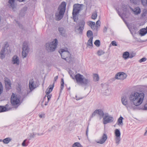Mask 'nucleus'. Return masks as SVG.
I'll list each match as a JSON object with an SVG mask.
<instances>
[{"label":"nucleus","instance_id":"obj_14","mask_svg":"<svg viewBox=\"0 0 147 147\" xmlns=\"http://www.w3.org/2000/svg\"><path fill=\"white\" fill-rule=\"evenodd\" d=\"M130 2L134 4H137L139 2L141 1L142 4L146 6L147 3V0H130Z\"/></svg>","mask_w":147,"mask_h":147},{"label":"nucleus","instance_id":"obj_58","mask_svg":"<svg viewBox=\"0 0 147 147\" xmlns=\"http://www.w3.org/2000/svg\"><path fill=\"white\" fill-rule=\"evenodd\" d=\"M17 0L20 2H23L24 0Z\"/></svg>","mask_w":147,"mask_h":147},{"label":"nucleus","instance_id":"obj_62","mask_svg":"<svg viewBox=\"0 0 147 147\" xmlns=\"http://www.w3.org/2000/svg\"><path fill=\"white\" fill-rule=\"evenodd\" d=\"M110 31L111 32H112V30L111 29H110Z\"/></svg>","mask_w":147,"mask_h":147},{"label":"nucleus","instance_id":"obj_20","mask_svg":"<svg viewBox=\"0 0 147 147\" xmlns=\"http://www.w3.org/2000/svg\"><path fill=\"white\" fill-rule=\"evenodd\" d=\"M29 87L31 91H32L36 87V86L34 84V82L32 80L29 82Z\"/></svg>","mask_w":147,"mask_h":147},{"label":"nucleus","instance_id":"obj_25","mask_svg":"<svg viewBox=\"0 0 147 147\" xmlns=\"http://www.w3.org/2000/svg\"><path fill=\"white\" fill-rule=\"evenodd\" d=\"M11 140V139L10 138H7L3 139V142L4 144H7Z\"/></svg>","mask_w":147,"mask_h":147},{"label":"nucleus","instance_id":"obj_33","mask_svg":"<svg viewBox=\"0 0 147 147\" xmlns=\"http://www.w3.org/2000/svg\"><path fill=\"white\" fill-rule=\"evenodd\" d=\"M92 35L93 33L91 31L89 30L87 31V36L88 37H91L92 36Z\"/></svg>","mask_w":147,"mask_h":147},{"label":"nucleus","instance_id":"obj_37","mask_svg":"<svg viewBox=\"0 0 147 147\" xmlns=\"http://www.w3.org/2000/svg\"><path fill=\"white\" fill-rule=\"evenodd\" d=\"M87 24L88 25L90 26V27L93 25H95V22L91 21H89L88 22H87Z\"/></svg>","mask_w":147,"mask_h":147},{"label":"nucleus","instance_id":"obj_38","mask_svg":"<svg viewBox=\"0 0 147 147\" xmlns=\"http://www.w3.org/2000/svg\"><path fill=\"white\" fill-rule=\"evenodd\" d=\"M97 53L98 55L100 56L103 55L105 53V52L102 50H100L97 51Z\"/></svg>","mask_w":147,"mask_h":147},{"label":"nucleus","instance_id":"obj_7","mask_svg":"<svg viewBox=\"0 0 147 147\" xmlns=\"http://www.w3.org/2000/svg\"><path fill=\"white\" fill-rule=\"evenodd\" d=\"M85 22L84 20H81L77 24V26L75 27V31H79L80 34H82V32L84 29Z\"/></svg>","mask_w":147,"mask_h":147},{"label":"nucleus","instance_id":"obj_12","mask_svg":"<svg viewBox=\"0 0 147 147\" xmlns=\"http://www.w3.org/2000/svg\"><path fill=\"white\" fill-rule=\"evenodd\" d=\"M103 123L106 124L108 123H111L113 121V117L109 115H106L103 117Z\"/></svg>","mask_w":147,"mask_h":147},{"label":"nucleus","instance_id":"obj_44","mask_svg":"<svg viewBox=\"0 0 147 147\" xmlns=\"http://www.w3.org/2000/svg\"><path fill=\"white\" fill-rule=\"evenodd\" d=\"M98 111H97V110H96L94 112H93V113H92V116H91V117H92L94 116L96 114H97V112Z\"/></svg>","mask_w":147,"mask_h":147},{"label":"nucleus","instance_id":"obj_50","mask_svg":"<svg viewBox=\"0 0 147 147\" xmlns=\"http://www.w3.org/2000/svg\"><path fill=\"white\" fill-rule=\"evenodd\" d=\"M51 95H49L48 94L47 96V100H48V102H49V101L50 100V99L51 98Z\"/></svg>","mask_w":147,"mask_h":147},{"label":"nucleus","instance_id":"obj_61","mask_svg":"<svg viewBox=\"0 0 147 147\" xmlns=\"http://www.w3.org/2000/svg\"><path fill=\"white\" fill-rule=\"evenodd\" d=\"M146 29V32L147 33V26L146 27V28H145Z\"/></svg>","mask_w":147,"mask_h":147},{"label":"nucleus","instance_id":"obj_35","mask_svg":"<svg viewBox=\"0 0 147 147\" xmlns=\"http://www.w3.org/2000/svg\"><path fill=\"white\" fill-rule=\"evenodd\" d=\"M7 110V109L6 107L0 106V112H4Z\"/></svg>","mask_w":147,"mask_h":147},{"label":"nucleus","instance_id":"obj_18","mask_svg":"<svg viewBox=\"0 0 147 147\" xmlns=\"http://www.w3.org/2000/svg\"><path fill=\"white\" fill-rule=\"evenodd\" d=\"M129 8L132 11H133L134 14L135 15H138L141 12V9L138 7H136L134 9L131 7H129Z\"/></svg>","mask_w":147,"mask_h":147},{"label":"nucleus","instance_id":"obj_56","mask_svg":"<svg viewBox=\"0 0 147 147\" xmlns=\"http://www.w3.org/2000/svg\"><path fill=\"white\" fill-rule=\"evenodd\" d=\"M61 84H64V81H63V79H61Z\"/></svg>","mask_w":147,"mask_h":147},{"label":"nucleus","instance_id":"obj_23","mask_svg":"<svg viewBox=\"0 0 147 147\" xmlns=\"http://www.w3.org/2000/svg\"><path fill=\"white\" fill-rule=\"evenodd\" d=\"M146 32V29L145 28H142L140 30V34L141 36H144L147 33Z\"/></svg>","mask_w":147,"mask_h":147},{"label":"nucleus","instance_id":"obj_45","mask_svg":"<svg viewBox=\"0 0 147 147\" xmlns=\"http://www.w3.org/2000/svg\"><path fill=\"white\" fill-rule=\"evenodd\" d=\"M111 44L113 46H117L116 42L115 41H113L111 42Z\"/></svg>","mask_w":147,"mask_h":147},{"label":"nucleus","instance_id":"obj_29","mask_svg":"<svg viewBox=\"0 0 147 147\" xmlns=\"http://www.w3.org/2000/svg\"><path fill=\"white\" fill-rule=\"evenodd\" d=\"M72 147H83V146L79 142H76L73 144Z\"/></svg>","mask_w":147,"mask_h":147},{"label":"nucleus","instance_id":"obj_48","mask_svg":"<svg viewBox=\"0 0 147 147\" xmlns=\"http://www.w3.org/2000/svg\"><path fill=\"white\" fill-rule=\"evenodd\" d=\"M100 22L99 20L97 21L96 22V24L97 27H98V26H100Z\"/></svg>","mask_w":147,"mask_h":147},{"label":"nucleus","instance_id":"obj_57","mask_svg":"<svg viewBox=\"0 0 147 147\" xmlns=\"http://www.w3.org/2000/svg\"><path fill=\"white\" fill-rule=\"evenodd\" d=\"M48 102H48V101H47V102H45V105H47Z\"/></svg>","mask_w":147,"mask_h":147},{"label":"nucleus","instance_id":"obj_39","mask_svg":"<svg viewBox=\"0 0 147 147\" xmlns=\"http://www.w3.org/2000/svg\"><path fill=\"white\" fill-rule=\"evenodd\" d=\"M35 136V134L34 133L33 134H29V136L30 138L29 139V140H30L31 138H34V137Z\"/></svg>","mask_w":147,"mask_h":147},{"label":"nucleus","instance_id":"obj_60","mask_svg":"<svg viewBox=\"0 0 147 147\" xmlns=\"http://www.w3.org/2000/svg\"><path fill=\"white\" fill-rule=\"evenodd\" d=\"M82 98H77L76 99L77 100H80V99H82Z\"/></svg>","mask_w":147,"mask_h":147},{"label":"nucleus","instance_id":"obj_3","mask_svg":"<svg viewBox=\"0 0 147 147\" xmlns=\"http://www.w3.org/2000/svg\"><path fill=\"white\" fill-rule=\"evenodd\" d=\"M61 58L67 62L71 63L72 62L73 58L71 56V54L67 50V49H61L59 51Z\"/></svg>","mask_w":147,"mask_h":147},{"label":"nucleus","instance_id":"obj_51","mask_svg":"<svg viewBox=\"0 0 147 147\" xmlns=\"http://www.w3.org/2000/svg\"><path fill=\"white\" fill-rule=\"evenodd\" d=\"M88 126L87 127L86 131V136L88 137Z\"/></svg>","mask_w":147,"mask_h":147},{"label":"nucleus","instance_id":"obj_16","mask_svg":"<svg viewBox=\"0 0 147 147\" xmlns=\"http://www.w3.org/2000/svg\"><path fill=\"white\" fill-rule=\"evenodd\" d=\"M12 61L13 64H16L19 65L20 63V61L19 58L17 55H14L12 57Z\"/></svg>","mask_w":147,"mask_h":147},{"label":"nucleus","instance_id":"obj_27","mask_svg":"<svg viewBox=\"0 0 147 147\" xmlns=\"http://www.w3.org/2000/svg\"><path fill=\"white\" fill-rule=\"evenodd\" d=\"M115 137L116 136H120L121 132L118 129H116L115 131Z\"/></svg>","mask_w":147,"mask_h":147},{"label":"nucleus","instance_id":"obj_32","mask_svg":"<svg viewBox=\"0 0 147 147\" xmlns=\"http://www.w3.org/2000/svg\"><path fill=\"white\" fill-rule=\"evenodd\" d=\"M120 140H121L120 136L115 137V143L116 144H118L119 143Z\"/></svg>","mask_w":147,"mask_h":147},{"label":"nucleus","instance_id":"obj_49","mask_svg":"<svg viewBox=\"0 0 147 147\" xmlns=\"http://www.w3.org/2000/svg\"><path fill=\"white\" fill-rule=\"evenodd\" d=\"M107 27H106V26H105L104 28L103 29V32L104 33L106 32H107Z\"/></svg>","mask_w":147,"mask_h":147},{"label":"nucleus","instance_id":"obj_5","mask_svg":"<svg viewBox=\"0 0 147 147\" xmlns=\"http://www.w3.org/2000/svg\"><path fill=\"white\" fill-rule=\"evenodd\" d=\"M57 43L58 41L57 39H55L52 42L47 43L45 45L47 50L48 52L54 51L57 47Z\"/></svg>","mask_w":147,"mask_h":147},{"label":"nucleus","instance_id":"obj_30","mask_svg":"<svg viewBox=\"0 0 147 147\" xmlns=\"http://www.w3.org/2000/svg\"><path fill=\"white\" fill-rule=\"evenodd\" d=\"M93 78L94 80L95 81H98L99 79L98 75L97 74H93Z\"/></svg>","mask_w":147,"mask_h":147},{"label":"nucleus","instance_id":"obj_36","mask_svg":"<svg viewBox=\"0 0 147 147\" xmlns=\"http://www.w3.org/2000/svg\"><path fill=\"white\" fill-rule=\"evenodd\" d=\"M94 44L96 47H99L100 45V41L98 40H96L95 41Z\"/></svg>","mask_w":147,"mask_h":147},{"label":"nucleus","instance_id":"obj_52","mask_svg":"<svg viewBox=\"0 0 147 147\" xmlns=\"http://www.w3.org/2000/svg\"><path fill=\"white\" fill-rule=\"evenodd\" d=\"M90 27L92 29H95L96 28L95 25H93L92 26H91Z\"/></svg>","mask_w":147,"mask_h":147},{"label":"nucleus","instance_id":"obj_28","mask_svg":"<svg viewBox=\"0 0 147 147\" xmlns=\"http://www.w3.org/2000/svg\"><path fill=\"white\" fill-rule=\"evenodd\" d=\"M93 37H91L88 40V45L89 46H92L93 44H92V40H93Z\"/></svg>","mask_w":147,"mask_h":147},{"label":"nucleus","instance_id":"obj_8","mask_svg":"<svg viewBox=\"0 0 147 147\" xmlns=\"http://www.w3.org/2000/svg\"><path fill=\"white\" fill-rule=\"evenodd\" d=\"M129 6L128 5H126L125 4H122L121 5H118V7L115 6V7L117 13L121 17L120 15V13L119 11V10L121 11V9L123 10V11H126L127 9H128V7L129 8Z\"/></svg>","mask_w":147,"mask_h":147},{"label":"nucleus","instance_id":"obj_46","mask_svg":"<svg viewBox=\"0 0 147 147\" xmlns=\"http://www.w3.org/2000/svg\"><path fill=\"white\" fill-rule=\"evenodd\" d=\"M69 73L71 77L73 79H74L75 78L74 77H75V76H74V74H73L71 72V71L69 72Z\"/></svg>","mask_w":147,"mask_h":147},{"label":"nucleus","instance_id":"obj_15","mask_svg":"<svg viewBox=\"0 0 147 147\" xmlns=\"http://www.w3.org/2000/svg\"><path fill=\"white\" fill-rule=\"evenodd\" d=\"M107 138V135L105 134H103L100 139L98 141H96L98 143L102 144L104 143Z\"/></svg>","mask_w":147,"mask_h":147},{"label":"nucleus","instance_id":"obj_26","mask_svg":"<svg viewBox=\"0 0 147 147\" xmlns=\"http://www.w3.org/2000/svg\"><path fill=\"white\" fill-rule=\"evenodd\" d=\"M123 118L121 117L120 116V117L117 120L118 125H123Z\"/></svg>","mask_w":147,"mask_h":147},{"label":"nucleus","instance_id":"obj_21","mask_svg":"<svg viewBox=\"0 0 147 147\" xmlns=\"http://www.w3.org/2000/svg\"><path fill=\"white\" fill-rule=\"evenodd\" d=\"M58 31L59 32L60 34L61 35L63 36H65V30L63 28H59Z\"/></svg>","mask_w":147,"mask_h":147},{"label":"nucleus","instance_id":"obj_40","mask_svg":"<svg viewBox=\"0 0 147 147\" xmlns=\"http://www.w3.org/2000/svg\"><path fill=\"white\" fill-rule=\"evenodd\" d=\"M136 55V54L135 53H131L129 54V58H132L134 57Z\"/></svg>","mask_w":147,"mask_h":147},{"label":"nucleus","instance_id":"obj_59","mask_svg":"<svg viewBox=\"0 0 147 147\" xmlns=\"http://www.w3.org/2000/svg\"><path fill=\"white\" fill-rule=\"evenodd\" d=\"M146 134H147V130L146 131V132H145V133H144V135H146Z\"/></svg>","mask_w":147,"mask_h":147},{"label":"nucleus","instance_id":"obj_6","mask_svg":"<svg viewBox=\"0 0 147 147\" xmlns=\"http://www.w3.org/2000/svg\"><path fill=\"white\" fill-rule=\"evenodd\" d=\"M81 7L82 5L77 4L74 5L72 15L74 21H75L76 16L79 14L81 10Z\"/></svg>","mask_w":147,"mask_h":147},{"label":"nucleus","instance_id":"obj_31","mask_svg":"<svg viewBox=\"0 0 147 147\" xmlns=\"http://www.w3.org/2000/svg\"><path fill=\"white\" fill-rule=\"evenodd\" d=\"M98 112H97V114L99 115L101 117H103L104 115V113L102 110L101 109L97 110Z\"/></svg>","mask_w":147,"mask_h":147},{"label":"nucleus","instance_id":"obj_2","mask_svg":"<svg viewBox=\"0 0 147 147\" xmlns=\"http://www.w3.org/2000/svg\"><path fill=\"white\" fill-rule=\"evenodd\" d=\"M66 3L65 2H62L58 7L59 12H57L55 14V19L56 20H60L63 17L65 12Z\"/></svg>","mask_w":147,"mask_h":147},{"label":"nucleus","instance_id":"obj_24","mask_svg":"<svg viewBox=\"0 0 147 147\" xmlns=\"http://www.w3.org/2000/svg\"><path fill=\"white\" fill-rule=\"evenodd\" d=\"M15 0H9L8 3L10 4V7H11L12 9L14 8V2Z\"/></svg>","mask_w":147,"mask_h":147},{"label":"nucleus","instance_id":"obj_55","mask_svg":"<svg viewBox=\"0 0 147 147\" xmlns=\"http://www.w3.org/2000/svg\"><path fill=\"white\" fill-rule=\"evenodd\" d=\"M39 117L40 118H42L43 117H44L45 116H44V115H40L39 116Z\"/></svg>","mask_w":147,"mask_h":147},{"label":"nucleus","instance_id":"obj_1","mask_svg":"<svg viewBox=\"0 0 147 147\" xmlns=\"http://www.w3.org/2000/svg\"><path fill=\"white\" fill-rule=\"evenodd\" d=\"M144 97V93L135 92H132L129 97L131 103H128L127 98L125 96L121 97V102L127 110H134L136 109L137 106L142 103Z\"/></svg>","mask_w":147,"mask_h":147},{"label":"nucleus","instance_id":"obj_10","mask_svg":"<svg viewBox=\"0 0 147 147\" xmlns=\"http://www.w3.org/2000/svg\"><path fill=\"white\" fill-rule=\"evenodd\" d=\"M29 48L26 44L24 43L23 44L22 56L24 58L26 57L29 52Z\"/></svg>","mask_w":147,"mask_h":147},{"label":"nucleus","instance_id":"obj_9","mask_svg":"<svg viewBox=\"0 0 147 147\" xmlns=\"http://www.w3.org/2000/svg\"><path fill=\"white\" fill-rule=\"evenodd\" d=\"M11 102L13 106L16 105L17 107L19 105L20 100L18 97L16 96L13 93L11 98Z\"/></svg>","mask_w":147,"mask_h":147},{"label":"nucleus","instance_id":"obj_47","mask_svg":"<svg viewBox=\"0 0 147 147\" xmlns=\"http://www.w3.org/2000/svg\"><path fill=\"white\" fill-rule=\"evenodd\" d=\"M64 87V84H61V89H60V92L61 93V92L62 90H63V88Z\"/></svg>","mask_w":147,"mask_h":147},{"label":"nucleus","instance_id":"obj_19","mask_svg":"<svg viewBox=\"0 0 147 147\" xmlns=\"http://www.w3.org/2000/svg\"><path fill=\"white\" fill-rule=\"evenodd\" d=\"M54 82H53L52 85H50L48 88L45 91L47 95L49 94L52 91L54 87Z\"/></svg>","mask_w":147,"mask_h":147},{"label":"nucleus","instance_id":"obj_17","mask_svg":"<svg viewBox=\"0 0 147 147\" xmlns=\"http://www.w3.org/2000/svg\"><path fill=\"white\" fill-rule=\"evenodd\" d=\"M5 87L7 90H9L11 89V83L10 80L6 79L5 80Z\"/></svg>","mask_w":147,"mask_h":147},{"label":"nucleus","instance_id":"obj_64","mask_svg":"<svg viewBox=\"0 0 147 147\" xmlns=\"http://www.w3.org/2000/svg\"><path fill=\"white\" fill-rule=\"evenodd\" d=\"M46 96V95H45V98Z\"/></svg>","mask_w":147,"mask_h":147},{"label":"nucleus","instance_id":"obj_43","mask_svg":"<svg viewBox=\"0 0 147 147\" xmlns=\"http://www.w3.org/2000/svg\"><path fill=\"white\" fill-rule=\"evenodd\" d=\"M146 57H143L139 60V62L140 63H142L145 61L146 60Z\"/></svg>","mask_w":147,"mask_h":147},{"label":"nucleus","instance_id":"obj_54","mask_svg":"<svg viewBox=\"0 0 147 147\" xmlns=\"http://www.w3.org/2000/svg\"><path fill=\"white\" fill-rule=\"evenodd\" d=\"M58 78V76H57L55 77L54 79V80L55 81L57 80V79Z\"/></svg>","mask_w":147,"mask_h":147},{"label":"nucleus","instance_id":"obj_11","mask_svg":"<svg viewBox=\"0 0 147 147\" xmlns=\"http://www.w3.org/2000/svg\"><path fill=\"white\" fill-rule=\"evenodd\" d=\"M9 47L8 46H7L6 44L2 48V49L0 52V58L3 59L5 58V55L8 52L7 48Z\"/></svg>","mask_w":147,"mask_h":147},{"label":"nucleus","instance_id":"obj_13","mask_svg":"<svg viewBox=\"0 0 147 147\" xmlns=\"http://www.w3.org/2000/svg\"><path fill=\"white\" fill-rule=\"evenodd\" d=\"M127 77V75L123 72H119L116 74L115 78L117 79L123 80Z\"/></svg>","mask_w":147,"mask_h":147},{"label":"nucleus","instance_id":"obj_63","mask_svg":"<svg viewBox=\"0 0 147 147\" xmlns=\"http://www.w3.org/2000/svg\"><path fill=\"white\" fill-rule=\"evenodd\" d=\"M3 142V140H2L1 139H0V142Z\"/></svg>","mask_w":147,"mask_h":147},{"label":"nucleus","instance_id":"obj_41","mask_svg":"<svg viewBox=\"0 0 147 147\" xmlns=\"http://www.w3.org/2000/svg\"><path fill=\"white\" fill-rule=\"evenodd\" d=\"M27 140V139L25 140L22 143V145L23 146H26L28 145V144H27V143L26 144V142Z\"/></svg>","mask_w":147,"mask_h":147},{"label":"nucleus","instance_id":"obj_42","mask_svg":"<svg viewBox=\"0 0 147 147\" xmlns=\"http://www.w3.org/2000/svg\"><path fill=\"white\" fill-rule=\"evenodd\" d=\"M3 91V87L2 84L0 82V94H1Z\"/></svg>","mask_w":147,"mask_h":147},{"label":"nucleus","instance_id":"obj_53","mask_svg":"<svg viewBox=\"0 0 147 147\" xmlns=\"http://www.w3.org/2000/svg\"><path fill=\"white\" fill-rule=\"evenodd\" d=\"M16 23L18 24V25L20 27L22 28V25H21V24H20V23H19V22L18 21H16Z\"/></svg>","mask_w":147,"mask_h":147},{"label":"nucleus","instance_id":"obj_22","mask_svg":"<svg viewBox=\"0 0 147 147\" xmlns=\"http://www.w3.org/2000/svg\"><path fill=\"white\" fill-rule=\"evenodd\" d=\"M122 57L125 59H127L128 58H129V53L127 51L124 52L123 54Z\"/></svg>","mask_w":147,"mask_h":147},{"label":"nucleus","instance_id":"obj_4","mask_svg":"<svg viewBox=\"0 0 147 147\" xmlns=\"http://www.w3.org/2000/svg\"><path fill=\"white\" fill-rule=\"evenodd\" d=\"M75 78L78 83L86 86L90 82L89 79L85 78L84 76L80 74H78L75 76Z\"/></svg>","mask_w":147,"mask_h":147},{"label":"nucleus","instance_id":"obj_34","mask_svg":"<svg viewBox=\"0 0 147 147\" xmlns=\"http://www.w3.org/2000/svg\"><path fill=\"white\" fill-rule=\"evenodd\" d=\"M97 17V12H95L91 16V18L94 20Z\"/></svg>","mask_w":147,"mask_h":147}]
</instances>
